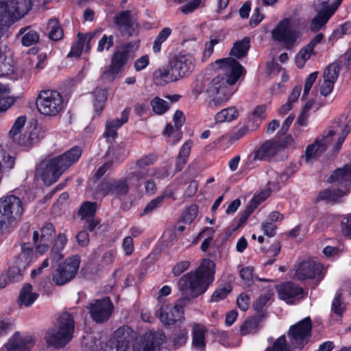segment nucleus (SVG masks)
Segmentation results:
<instances>
[{"label": "nucleus", "instance_id": "obj_1", "mask_svg": "<svg viewBox=\"0 0 351 351\" xmlns=\"http://www.w3.org/2000/svg\"><path fill=\"white\" fill-rule=\"evenodd\" d=\"M218 75L207 83L205 93L212 99L208 101L210 108L224 104L233 95V86L245 74V69L235 59L226 58L214 63Z\"/></svg>", "mask_w": 351, "mask_h": 351}, {"label": "nucleus", "instance_id": "obj_2", "mask_svg": "<svg viewBox=\"0 0 351 351\" xmlns=\"http://www.w3.org/2000/svg\"><path fill=\"white\" fill-rule=\"evenodd\" d=\"M215 268V264L213 261L203 259L195 271H190L178 280L179 290L183 295H189L192 298L203 294L214 280Z\"/></svg>", "mask_w": 351, "mask_h": 351}, {"label": "nucleus", "instance_id": "obj_3", "mask_svg": "<svg viewBox=\"0 0 351 351\" xmlns=\"http://www.w3.org/2000/svg\"><path fill=\"white\" fill-rule=\"evenodd\" d=\"M350 131L351 117L341 116L338 122L334 123L322 138H317L313 143L306 147V160L310 161L315 158L325 151L329 145H334V148L336 151H338Z\"/></svg>", "mask_w": 351, "mask_h": 351}, {"label": "nucleus", "instance_id": "obj_4", "mask_svg": "<svg viewBox=\"0 0 351 351\" xmlns=\"http://www.w3.org/2000/svg\"><path fill=\"white\" fill-rule=\"evenodd\" d=\"M82 156V149L74 147L66 152L42 162L37 168L39 175L45 184L51 185L56 182L61 175L73 163L78 161Z\"/></svg>", "mask_w": 351, "mask_h": 351}, {"label": "nucleus", "instance_id": "obj_5", "mask_svg": "<svg viewBox=\"0 0 351 351\" xmlns=\"http://www.w3.org/2000/svg\"><path fill=\"white\" fill-rule=\"evenodd\" d=\"M75 328L73 317L68 312L62 313L53 327L45 335L47 343L56 348L65 346L73 338Z\"/></svg>", "mask_w": 351, "mask_h": 351}, {"label": "nucleus", "instance_id": "obj_6", "mask_svg": "<svg viewBox=\"0 0 351 351\" xmlns=\"http://www.w3.org/2000/svg\"><path fill=\"white\" fill-rule=\"evenodd\" d=\"M157 159L154 154H148L141 157L136 161L134 168L130 169L128 173V178L132 187L136 191H140L143 184V180L147 177L160 178L161 170L158 168L147 169L145 168L153 165Z\"/></svg>", "mask_w": 351, "mask_h": 351}, {"label": "nucleus", "instance_id": "obj_7", "mask_svg": "<svg viewBox=\"0 0 351 351\" xmlns=\"http://www.w3.org/2000/svg\"><path fill=\"white\" fill-rule=\"evenodd\" d=\"M330 182L336 183L339 189H328L320 192L319 199L337 201L346 194L351 184V165H346L343 168L337 169L330 177Z\"/></svg>", "mask_w": 351, "mask_h": 351}, {"label": "nucleus", "instance_id": "obj_8", "mask_svg": "<svg viewBox=\"0 0 351 351\" xmlns=\"http://www.w3.org/2000/svg\"><path fill=\"white\" fill-rule=\"evenodd\" d=\"M32 0L0 1V27H8L24 16L32 8Z\"/></svg>", "mask_w": 351, "mask_h": 351}, {"label": "nucleus", "instance_id": "obj_9", "mask_svg": "<svg viewBox=\"0 0 351 351\" xmlns=\"http://www.w3.org/2000/svg\"><path fill=\"white\" fill-rule=\"evenodd\" d=\"M274 40L282 43L287 49L292 48L301 36L298 21L292 18L282 19L271 31Z\"/></svg>", "mask_w": 351, "mask_h": 351}, {"label": "nucleus", "instance_id": "obj_10", "mask_svg": "<svg viewBox=\"0 0 351 351\" xmlns=\"http://www.w3.org/2000/svg\"><path fill=\"white\" fill-rule=\"evenodd\" d=\"M38 111L47 116H56L60 114L65 108L62 95L56 90H47L41 91L37 99Z\"/></svg>", "mask_w": 351, "mask_h": 351}, {"label": "nucleus", "instance_id": "obj_11", "mask_svg": "<svg viewBox=\"0 0 351 351\" xmlns=\"http://www.w3.org/2000/svg\"><path fill=\"white\" fill-rule=\"evenodd\" d=\"M312 322L309 317L291 326L287 333V338L296 349L301 350L311 337Z\"/></svg>", "mask_w": 351, "mask_h": 351}, {"label": "nucleus", "instance_id": "obj_12", "mask_svg": "<svg viewBox=\"0 0 351 351\" xmlns=\"http://www.w3.org/2000/svg\"><path fill=\"white\" fill-rule=\"evenodd\" d=\"M323 265L313 259H307L295 264L291 275L297 280L317 279L320 281L322 278Z\"/></svg>", "mask_w": 351, "mask_h": 351}, {"label": "nucleus", "instance_id": "obj_13", "mask_svg": "<svg viewBox=\"0 0 351 351\" xmlns=\"http://www.w3.org/2000/svg\"><path fill=\"white\" fill-rule=\"evenodd\" d=\"M135 337L136 333L130 328L120 327L114 331L105 351H129Z\"/></svg>", "mask_w": 351, "mask_h": 351}, {"label": "nucleus", "instance_id": "obj_14", "mask_svg": "<svg viewBox=\"0 0 351 351\" xmlns=\"http://www.w3.org/2000/svg\"><path fill=\"white\" fill-rule=\"evenodd\" d=\"M80 257L73 256L60 264L53 275V281L58 285H63L73 279L76 275L80 266Z\"/></svg>", "mask_w": 351, "mask_h": 351}, {"label": "nucleus", "instance_id": "obj_15", "mask_svg": "<svg viewBox=\"0 0 351 351\" xmlns=\"http://www.w3.org/2000/svg\"><path fill=\"white\" fill-rule=\"evenodd\" d=\"M165 339V333L161 330L147 332L139 339H134L132 351H156Z\"/></svg>", "mask_w": 351, "mask_h": 351}, {"label": "nucleus", "instance_id": "obj_16", "mask_svg": "<svg viewBox=\"0 0 351 351\" xmlns=\"http://www.w3.org/2000/svg\"><path fill=\"white\" fill-rule=\"evenodd\" d=\"M184 307L179 302L174 305L162 302L160 304L158 310H156V315L160 322L165 325H171L180 321L183 317Z\"/></svg>", "mask_w": 351, "mask_h": 351}, {"label": "nucleus", "instance_id": "obj_17", "mask_svg": "<svg viewBox=\"0 0 351 351\" xmlns=\"http://www.w3.org/2000/svg\"><path fill=\"white\" fill-rule=\"evenodd\" d=\"M268 176L267 189L255 195L250 202V206L253 208H256L258 204L265 201L271 195V191H278L281 184L287 178L286 175L280 174L274 170L268 171Z\"/></svg>", "mask_w": 351, "mask_h": 351}, {"label": "nucleus", "instance_id": "obj_18", "mask_svg": "<svg viewBox=\"0 0 351 351\" xmlns=\"http://www.w3.org/2000/svg\"><path fill=\"white\" fill-rule=\"evenodd\" d=\"M113 304L109 298L93 301L88 307L91 318L97 323H103L110 317Z\"/></svg>", "mask_w": 351, "mask_h": 351}, {"label": "nucleus", "instance_id": "obj_19", "mask_svg": "<svg viewBox=\"0 0 351 351\" xmlns=\"http://www.w3.org/2000/svg\"><path fill=\"white\" fill-rule=\"evenodd\" d=\"M283 146L276 140L267 141L248 156L246 160V165L250 167L254 161L265 160L271 158L280 152Z\"/></svg>", "mask_w": 351, "mask_h": 351}, {"label": "nucleus", "instance_id": "obj_20", "mask_svg": "<svg viewBox=\"0 0 351 351\" xmlns=\"http://www.w3.org/2000/svg\"><path fill=\"white\" fill-rule=\"evenodd\" d=\"M67 237L64 234H59L58 235L54 241L49 257L45 258L42 265L38 267V269L32 270V277H35L38 274H40L44 268L48 267L49 265V261L51 264L53 265L63 258L64 254H62V251L67 243Z\"/></svg>", "mask_w": 351, "mask_h": 351}, {"label": "nucleus", "instance_id": "obj_21", "mask_svg": "<svg viewBox=\"0 0 351 351\" xmlns=\"http://www.w3.org/2000/svg\"><path fill=\"white\" fill-rule=\"evenodd\" d=\"M129 55L126 51L118 49L113 53L109 68L102 73V77L109 82H112L119 77L123 66L127 63Z\"/></svg>", "mask_w": 351, "mask_h": 351}, {"label": "nucleus", "instance_id": "obj_22", "mask_svg": "<svg viewBox=\"0 0 351 351\" xmlns=\"http://www.w3.org/2000/svg\"><path fill=\"white\" fill-rule=\"evenodd\" d=\"M341 66L338 63L330 64L324 71L323 80L319 82V93L326 97L331 93L337 80Z\"/></svg>", "mask_w": 351, "mask_h": 351}, {"label": "nucleus", "instance_id": "obj_23", "mask_svg": "<svg viewBox=\"0 0 351 351\" xmlns=\"http://www.w3.org/2000/svg\"><path fill=\"white\" fill-rule=\"evenodd\" d=\"M22 252L15 261V265L9 268L8 273L9 281H19L22 278L23 271L33 262L32 258L29 257V254L32 251L29 250L25 245L21 247Z\"/></svg>", "mask_w": 351, "mask_h": 351}, {"label": "nucleus", "instance_id": "obj_24", "mask_svg": "<svg viewBox=\"0 0 351 351\" xmlns=\"http://www.w3.org/2000/svg\"><path fill=\"white\" fill-rule=\"evenodd\" d=\"M130 187L132 188L128 174L125 178L121 179L111 180L102 182L100 186V191L104 195L112 194L116 197H121L128 193Z\"/></svg>", "mask_w": 351, "mask_h": 351}, {"label": "nucleus", "instance_id": "obj_25", "mask_svg": "<svg viewBox=\"0 0 351 351\" xmlns=\"http://www.w3.org/2000/svg\"><path fill=\"white\" fill-rule=\"evenodd\" d=\"M278 297L291 304L304 297V289L292 282H286L277 287Z\"/></svg>", "mask_w": 351, "mask_h": 351}, {"label": "nucleus", "instance_id": "obj_26", "mask_svg": "<svg viewBox=\"0 0 351 351\" xmlns=\"http://www.w3.org/2000/svg\"><path fill=\"white\" fill-rule=\"evenodd\" d=\"M195 59L190 53L179 55L173 62V70L180 79L189 76L194 70Z\"/></svg>", "mask_w": 351, "mask_h": 351}, {"label": "nucleus", "instance_id": "obj_27", "mask_svg": "<svg viewBox=\"0 0 351 351\" xmlns=\"http://www.w3.org/2000/svg\"><path fill=\"white\" fill-rule=\"evenodd\" d=\"M330 0H313V7L317 12V15L312 19L310 28L312 31L319 30L328 21H324L328 14Z\"/></svg>", "mask_w": 351, "mask_h": 351}, {"label": "nucleus", "instance_id": "obj_28", "mask_svg": "<svg viewBox=\"0 0 351 351\" xmlns=\"http://www.w3.org/2000/svg\"><path fill=\"white\" fill-rule=\"evenodd\" d=\"M45 58L46 56L45 54L27 57L21 69L22 75L25 78H29L36 75L45 66Z\"/></svg>", "mask_w": 351, "mask_h": 351}, {"label": "nucleus", "instance_id": "obj_29", "mask_svg": "<svg viewBox=\"0 0 351 351\" xmlns=\"http://www.w3.org/2000/svg\"><path fill=\"white\" fill-rule=\"evenodd\" d=\"M115 23L123 34L132 36L135 34L137 25L129 11H122L115 17Z\"/></svg>", "mask_w": 351, "mask_h": 351}, {"label": "nucleus", "instance_id": "obj_30", "mask_svg": "<svg viewBox=\"0 0 351 351\" xmlns=\"http://www.w3.org/2000/svg\"><path fill=\"white\" fill-rule=\"evenodd\" d=\"M206 328L202 324H196L192 328L191 348L194 351H206Z\"/></svg>", "mask_w": 351, "mask_h": 351}, {"label": "nucleus", "instance_id": "obj_31", "mask_svg": "<svg viewBox=\"0 0 351 351\" xmlns=\"http://www.w3.org/2000/svg\"><path fill=\"white\" fill-rule=\"evenodd\" d=\"M130 110L125 109L121 114V118L109 120L106 123V130L104 133L105 138H114L117 136V130L128 120Z\"/></svg>", "mask_w": 351, "mask_h": 351}, {"label": "nucleus", "instance_id": "obj_32", "mask_svg": "<svg viewBox=\"0 0 351 351\" xmlns=\"http://www.w3.org/2000/svg\"><path fill=\"white\" fill-rule=\"evenodd\" d=\"M17 219L10 213L7 208V202L4 196L0 198V230L2 232L8 230L14 223Z\"/></svg>", "mask_w": 351, "mask_h": 351}, {"label": "nucleus", "instance_id": "obj_33", "mask_svg": "<svg viewBox=\"0 0 351 351\" xmlns=\"http://www.w3.org/2000/svg\"><path fill=\"white\" fill-rule=\"evenodd\" d=\"M15 62L12 52L5 48L0 51V71L2 75H10L14 72Z\"/></svg>", "mask_w": 351, "mask_h": 351}, {"label": "nucleus", "instance_id": "obj_34", "mask_svg": "<svg viewBox=\"0 0 351 351\" xmlns=\"http://www.w3.org/2000/svg\"><path fill=\"white\" fill-rule=\"evenodd\" d=\"M38 298V294L32 291V286L25 284L20 292L18 303L22 307L31 306Z\"/></svg>", "mask_w": 351, "mask_h": 351}, {"label": "nucleus", "instance_id": "obj_35", "mask_svg": "<svg viewBox=\"0 0 351 351\" xmlns=\"http://www.w3.org/2000/svg\"><path fill=\"white\" fill-rule=\"evenodd\" d=\"M7 202V208L18 220L23 213V206L20 198L13 195L4 196Z\"/></svg>", "mask_w": 351, "mask_h": 351}, {"label": "nucleus", "instance_id": "obj_36", "mask_svg": "<svg viewBox=\"0 0 351 351\" xmlns=\"http://www.w3.org/2000/svg\"><path fill=\"white\" fill-rule=\"evenodd\" d=\"M296 349L285 335L274 339L264 351H294Z\"/></svg>", "mask_w": 351, "mask_h": 351}, {"label": "nucleus", "instance_id": "obj_37", "mask_svg": "<svg viewBox=\"0 0 351 351\" xmlns=\"http://www.w3.org/2000/svg\"><path fill=\"white\" fill-rule=\"evenodd\" d=\"M93 107L95 112L97 115H100L102 112L106 101L108 97V91L106 89L97 88L93 92Z\"/></svg>", "mask_w": 351, "mask_h": 351}, {"label": "nucleus", "instance_id": "obj_38", "mask_svg": "<svg viewBox=\"0 0 351 351\" xmlns=\"http://www.w3.org/2000/svg\"><path fill=\"white\" fill-rule=\"evenodd\" d=\"M26 122L25 116L19 117L14 121L12 127L10 130L9 136L14 142L19 144H23L24 142L21 139V132Z\"/></svg>", "mask_w": 351, "mask_h": 351}, {"label": "nucleus", "instance_id": "obj_39", "mask_svg": "<svg viewBox=\"0 0 351 351\" xmlns=\"http://www.w3.org/2000/svg\"><path fill=\"white\" fill-rule=\"evenodd\" d=\"M155 80L157 83L162 85L171 82H176L180 80V78L178 75L173 72L172 68L171 70L168 69H158L155 74Z\"/></svg>", "mask_w": 351, "mask_h": 351}, {"label": "nucleus", "instance_id": "obj_40", "mask_svg": "<svg viewBox=\"0 0 351 351\" xmlns=\"http://www.w3.org/2000/svg\"><path fill=\"white\" fill-rule=\"evenodd\" d=\"M250 46L249 38L245 37L234 44L230 51V55L237 58H241L247 55Z\"/></svg>", "mask_w": 351, "mask_h": 351}, {"label": "nucleus", "instance_id": "obj_41", "mask_svg": "<svg viewBox=\"0 0 351 351\" xmlns=\"http://www.w3.org/2000/svg\"><path fill=\"white\" fill-rule=\"evenodd\" d=\"M192 145L193 141L191 140H188L181 147L176 161L177 170L181 171L184 167V165L186 163V161L191 152Z\"/></svg>", "mask_w": 351, "mask_h": 351}, {"label": "nucleus", "instance_id": "obj_42", "mask_svg": "<svg viewBox=\"0 0 351 351\" xmlns=\"http://www.w3.org/2000/svg\"><path fill=\"white\" fill-rule=\"evenodd\" d=\"M239 116V112L236 108L231 106L224 108L215 114V120L216 123L230 122Z\"/></svg>", "mask_w": 351, "mask_h": 351}, {"label": "nucleus", "instance_id": "obj_43", "mask_svg": "<svg viewBox=\"0 0 351 351\" xmlns=\"http://www.w3.org/2000/svg\"><path fill=\"white\" fill-rule=\"evenodd\" d=\"M171 195V193H168L165 191L160 195L157 197L152 199L147 204L143 211L142 213L143 215H147L152 213L155 210L161 206L165 199L167 197H170Z\"/></svg>", "mask_w": 351, "mask_h": 351}, {"label": "nucleus", "instance_id": "obj_44", "mask_svg": "<svg viewBox=\"0 0 351 351\" xmlns=\"http://www.w3.org/2000/svg\"><path fill=\"white\" fill-rule=\"evenodd\" d=\"M25 340L19 332L14 333L4 344V348L8 351H16L25 346Z\"/></svg>", "mask_w": 351, "mask_h": 351}, {"label": "nucleus", "instance_id": "obj_45", "mask_svg": "<svg viewBox=\"0 0 351 351\" xmlns=\"http://www.w3.org/2000/svg\"><path fill=\"white\" fill-rule=\"evenodd\" d=\"M20 34H23L21 42L24 46H31L36 44L39 40V35L35 31L29 27H25L20 30Z\"/></svg>", "mask_w": 351, "mask_h": 351}, {"label": "nucleus", "instance_id": "obj_46", "mask_svg": "<svg viewBox=\"0 0 351 351\" xmlns=\"http://www.w3.org/2000/svg\"><path fill=\"white\" fill-rule=\"evenodd\" d=\"M273 295L274 291L272 289H269L261 294L253 304L255 311L260 312L265 307L268 306L271 302Z\"/></svg>", "mask_w": 351, "mask_h": 351}, {"label": "nucleus", "instance_id": "obj_47", "mask_svg": "<svg viewBox=\"0 0 351 351\" xmlns=\"http://www.w3.org/2000/svg\"><path fill=\"white\" fill-rule=\"evenodd\" d=\"M55 232V229L51 223H47L44 226L40 231V234L38 231H34L33 239L36 243L40 238V242L49 241Z\"/></svg>", "mask_w": 351, "mask_h": 351}, {"label": "nucleus", "instance_id": "obj_48", "mask_svg": "<svg viewBox=\"0 0 351 351\" xmlns=\"http://www.w3.org/2000/svg\"><path fill=\"white\" fill-rule=\"evenodd\" d=\"M49 37L50 39L57 41L63 38V30L60 27L57 19H49L47 23Z\"/></svg>", "mask_w": 351, "mask_h": 351}, {"label": "nucleus", "instance_id": "obj_49", "mask_svg": "<svg viewBox=\"0 0 351 351\" xmlns=\"http://www.w3.org/2000/svg\"><path fill=\"white\" fill-rule=\"evenodd\" d=\"M314 53L313 50L307 45L302 48L295 56V62L299 68H302L306 62Z\"/></svg>", "mask_w": 351, "mask_h": 351}, {"label": "nucleus", "instance_id": "obj_50", "mask_svg": "<svg viewBox=\"0 0 351 351\" xmlns=\"http://www.w3.org/2000/svg\"><path fill=\"white\" fill-rule=\"evenodd\" d=\"M258 327V320L256 318L247 319L240 327V332L242 335L254 333Z\"/></svg>", "mask_w": 351, "mask_h": 351}, {"label": "nucleus", "instance_id": "obj_51", "mask_svg": "<svg viewBox=\"0 0 351 351\" xmlns=\"http://www.w3.org/2000/svg\"><path fill=\"white\" fill-rule=\"evenodd\" d=\"M171 34V29L169 27L163 28L157 36L153 44V51L158 53L161 49V45L163 43Z\"/></svg>", "mask_w": 351, "mask_h": 351}, {"label": "nucleus", "instance_id": "obj_52", "mask_svg": "<svg viewBox=\"0 0 351 351\" xmlns=\"http://www.w3.org/2000/svg\"><path fill=\"white\" fill-rule=\"evenodd\" d=\"M346 310V304L342 300V290H339L336 293V295L332 302V311L338 315H341Z\"/></svg>", "mask_w": 351, "mask_h": 351}, {"label": "nucleus", "instance_id": "obj_53", "mask_svg": "<svg viewBox=\"0 0 351 351\" xmlns=\"http://www.w3.org/2000/svg\"><path fill=\"white\" fill-rule=\"evenodd\" d=\"M96 209V203L86 202L81 206L79 213L82 219L89 218L95 215Z\"/></svg>", "mask_w": 351, "mask_h": 351}, {"label": "nucleus", "instance_id": "obj_54", "mask_svg": "<svg viewBox=\"0 0 351 351\" xmlns=\"http://www.w3.org/2000/svg\"><path fill=\"white\" fill-rule=\"evenodd\" d=\"M151 105L153 111L157 114H164L169 108L167 102L159 97H154L151 101Z\"/></svg>", "mask_w": 351, "mask_h": 351}, {"label": "nucleus", "instance_id": "obj_55", "mask_svg": "<svg viewBox=\"0 0 351 351\" xmlns=\"http://www.w3.org/2000/svg\"><path fill=\"white\" fill-rule=\"evenodd\" d=\"M198 212L197 205L189 206L182 213V220L185 223H191L196 218Z\"/></svg>", "mask_w": 351, "mask_h": 351}, {"label": "nucleus", "instance_id": "obj_56", "mask_svg": "<svg viewBox=\"0 0 351 351\" xmlns=\"http://www.w3.org/2000/svg\"><path fill=\"white\" fill-rule=\"evenodd\" d=\"M231 291L230 285L217 289L212 295L211 302H218L225 299Z\"/></svg>", "mask_w": 351, "mask_h": 351}, {"label": "nucleus", "instance_id": "obj_57", "mask_svg": "<svg viewBox=\"0 0 351 351\" xmlns=\"http://www.w3.org/2000/svg\"><path fill=\"white\" fill-rule=\"evenodd\" d=\"M25 245L27 248L29 250L32 251V253L29 254V257L32 258L33 261H34L38 256H40L45 253L48 250V245L47 242H40V244L37 245L34 251L32 249L29 248L27 244H23L22 246Z\"/></svg>", "mask_w": 351, "mask_h": 351}, {"label": "nucleus", "instance_id": "obj_58", "mask_svg": "<svg viewBox=\"0 0 351 351\" xmlns=\"http://www.w3.org/2000/svg\"><path fill=\"white\" fill-rule=\"evenodd\" d=\"M188 339V332L186 330H181L177 333L175 334L174 337L172 338L173 345L176 348H179L184 346Z\"/></svg>", "mask_w": 351, "mask_h": 351}, {"label": "nucleus", "instance_id": "obj_59", "mask_svg": "<svg viewBox=\"0 0 351 351\" xmlns=\"http://www.w3.org/2000/svg\"><path fill=\"white\" fill-rule=\"evenodd\" d=\"M219 43V40L217 38H210V40L206 43L205 48L202 53V60L206 62L213 54L214 47Z\"/></svg>", "mask_w": 351, "mask_h": 351}, {"label": "nucleus", "instance_id": "obj_60", "mask_svg": "<svg viewBox=\"0 0 351 351\" xmlns=\"http://www.w3.org/2000/svg\"><path fill=\"white\" fill-rule=\"evenodd\" d=\"M83 40L82 34H78L77 41L71 47L70 52L68 53V57H79L83 49Z\"/></svg>", "mask_w": 351, "mask_h": 351}, {"label": "nucleus", "instance_id": "obj_61", "mask_svg": "<svg viewBox=\"0 0 351 351\" xmlns=\"http://www.w3.org/2000/svg\"><path fill=\"white\" fill-rule=\"evenodd\" d=\"M113 45V36H106L104 34L100 39L97 46V51H103L104 49L108 50Z\"/></svg>", "mask_w": 351, "mask_h": 351}, {"label": "nucleus", "instance_id": "obj_62", "mask_svg": "<svg viewBox=\"0 0 351 351\" xmlns=\"http://www.w3.org/2000/svg\"><path fill=\"white\" fill-rule=\"evenodd\" d=\"M318 76V72L315 71L311 73L308 75L307 77L305 83H304V93L302 95V99L305 97L306 95H307L312 88L313 84L315 82L317 77Z\"/></svg>", "mask_w": 351, "mask_h": 351}, {"label": "nucleus", "instance_id": "obj_63", "mask_svg": "<svg viewBox=\"0 0 351 351\" xmlns=\"http://www.w3.org/2000/svg\"><path fill=\"white\" fill-rule=\"evenodd\" d=\"M149 64V57L148 55H143L137 58L134 63V68L136 71L144 70Z\"/></svg>", "mask_w": 351, "mask_h": 351}, {"label": "nucleus", "instance_id": "obj_64", "mask_svg": "<svg viewBox=\"0 0 351 351\" xmlns=\"http://www.w3.org/2000/svg\"><path fill=\"white\" fill-rule=\"evenodd\" d=\"M341 231L344 236L351 237V213L343 217Z\"/></svg>", "mask_w": 351, "mask_h": 351}]
</instances>
